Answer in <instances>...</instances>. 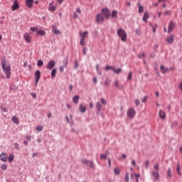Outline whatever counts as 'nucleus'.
Returning <instances> with one entry per match:
<instances>
[{
  "label": "nucleus",
  "instance_id": "obj_1",
  "mask_svg": "<svg viewBox=\"0 0 182 182\" xmlns=\"http://www.w3.org/2000/svg\"><path fill=\"white\" fill-rule=\"evenodd\" d=\"M1 63L3 72L6 73V78L11 79V65H6V59L5 58H2Z\"/></svg>",
  "mask_w": 182,
  "mask_h": 182
},
{
  "label": "nucleus",
  "instance_id": "obj_2",
  "mask_svg": "<svg viewBox=\"0 0 182 182\" xmlns=\"http://www.w3.org/2000/svg\"><path fill=\"white\" fill-rule=\"evenodd\" d=\"M154 171L151 172V176L154 177L155 181H159L160 180V173H159V171L160 170V166L159 164H156L154 166Z\"/></svg>",
  "mask_w": 182,
  "mask_h": 182
},
{
  "label": "nucleus",
  "instance_id": "obj_3",
  "mask_svg": "<svg viewBox=\"0 0 182 182\" xmlns=\"http://www.w3.org/2000/svg\"><path fill=\"white\" fill-rule=\"evenodd\" d=\"M88 36H89V32H87V31L80 33V43L81 46H85V45H86V43L85 42L86 41V38Z\"/></svg>",
  "mask_w": 182,
  "mask_h": 182
},
{
  "label": "nucleus",
  "instance_id": "obj_4",
  "mask_svg": "<svg viewBox=\"0 0 182 182\" xmlns=\"http://www.w3.org/2000/svg\"><path fill=\"white\" fill-rule=\"evenodd\" d=\"M117 35L119 36L122 42H126V41H127V33L124 30H123V28L118 29Z\"/></svg>",
  "mask_w": 182,
  "mask_h": 182
},
{
  "label": "nucleus",
  "instance_id": "obj_5",
  "mask_svg": "<svg viewBox=\"0 0 182 182\" xmlns=\"http://www.w3.org/2000/svg\"><path fill=\"white\" fill-rule=\"evenodd\" d=\"M136 116V110L134 108H130L127 111V117L129 119H134V117Z\"/></svg>",
  "mask_w": 182,
  "mask_h": 182
},
{
  "label": "nucleus",
  "instance_id": "obj_6",
  "mask_svg": "<svg viewBox=\"0 0 182 182\" xmlns=\"http://www.w3.org/2000/svg\"><path fill=\"white\" fill-rule=\"evenodd\" d=\"M56 6H58V1H52L49 4L48 9L50 12H55L56 11Z\"/></svg>",
  "mask_w": 182,
  "mask_h": 182
},
{
  "label": "nucleus",
  "instance_id": "obj_7",
  "mask_svg": "<svg viewBox=\"0 0 182 182\" xmlns=\"http://www.w3.org/2000/svg\"><path fill=\"white\" fill-rule=\"evenodd\" d=\"M56 66V62L54 60H50L48 62V65L46 66V69L48 70H52L53 68Z\"/></svg>",
  "mask_w": 182,
  "mask_h": 182
},
{
  "label": "nucleus",
  "instance_id": "obj_8",
  "mask_svg": "<svg viewBox=\"0 0 182 182\" xmlns=\"http://www.w3.org/2000/svg\"><path fill=\"white\" fill-rule=\"evenodd\" d=\"M102 14L106 18V19H109L110 18V10L107 9H102Z\"/></svg>",
  "mask_w": 182,
  "mask_h": 182
},
{
  "label": "nucleus",
  "instance_id": "obj_9",
  "mask_svg": "<svg viewBox=\"0 0 182 182\" xmlns=\"http://www.w3.org/2000/svg\"><path fill=\"white\" fill-rule=\"evenodd\" d=\"M82 164H86V166H89L91 168H95V165H93V162L88 161L87 159H82Z\"/></svg>",
  "mask_w": 182,
  "mask_h": 182
},
{
  "label": "nucleus",
  "instance_id": "obj_10",
  "mask_svg": "<svg viewBox=\"0 0 182 182\" xmlns=\"http://www.w3.org/2000/svg\"><path fill=\"white\" fill-rule=\"evenodd\" d=\"M103 21H105V17H103V16H102V14H97L96 16V22L98 23H102V22H103Z\"/></svg>",
  "mask_w": 182,
  "mask_h": 182
},
{
  "label": "nucleus",
  "instance_id": "obj_11",
  "mask_svg": "<svg viewBox=\"0 0 182 182\" xmlns=\"http://www.w3.org/2000/svg\"><path fill=\"white\" fill-rule=\"evenodd\" d=\"M23 38L25 39L26 42H27V43H30L31 41H32L31 34H29L28 33H24Z\"/></svg>",
  "mask_w": 182,
  "mask_h": 182
},
{
  "label": "nucleus",
  "instance_id": "obj_12",
  "mask_svg": "<svg viewBox=\"0 0 182 182\" xmlns=\"http://www.w3.org/2000/svg\"><path fill=\"white\" fill-rule=\"evenodd\" d=\"M176 28V23H174L173 21H171L168 25V33H171L173 32V29Z\"/></svg>",
  "mask_w": 182,
  "mask_h": 182
},
{
  "label": "nucleus",
  "instance_id": "obj_13",
  "mask_svg": "<svg viewBox=\"0 0 182 182\" xmlns=\"http://www.w3.org/2000/svg\"><path fill=\"white\" fill-rule=\"evenodd\" d=\"M0 160L1 161L6 162L8 161V155L5 153H2L0 154Z\"/></svg>",
  "mask_w": 182,
  "mask_h": 182
},
{
  "label": "nucleus",
  "instance_id": "obj_14",
  "mask_svg": "<svg viewBox=\"0 0 182 182\" xmlns=\"http://www.w3.org/2000/svg\"><path fill=\"white\" fill-rule=\"evenodd\" d=\"M114 86H115V87H117V89H119L120 90H122L123 87H124L123 85H120V82L117 80L114 81Z\"/></svg>",
  "mask_w": 182,
  "mask_h": 182
},
{
  "label": "nucleus",
  "instance_id": "obj_15",
  "mask_svg": "<svg viewBox=\"0 0 182 182\" xmlns=\"http://www.w3.org/2000/svg\"><path fill=\"white\" fill-rule=\"evenodd\" d=\"M35 78H36V85H37L38 82H39V79H41V71L39 70L36 71Z\"/></svg>",
  "mask_w": 182,
  "mask_h": 182
},
{
  "label": "nucleus",
  "instance_id": "obj_16",
  "mask_svg": "<svg viewBox=\"0 0 182 182\" xmlns=\"http://www.w3.org/2000/svg\"><path fill=\"white\" fill-rule=\"evenodd\" d=\"M16 9H19V4H18V1H14L11 7V11H16Z\"/></svg>",
  "mask_w": 182,
  "mask_h": 182
},
{
  "label": "nucleus",
  "instance_id": "obj_17",
  "mask_svg": "<svg viewBox=\"0 0 182 182\" xmlns=\"http://www.w3.org/2000/svg\"><path fill=\"white\" fill-rule=\"evenodd\" d=\"M167 43H173L174 42V36L172 35L166 38Z\"/></svg>",
  "mask_w": 182,
  "mask_h": 182
},
{
  "label": "nucleus",
  "instance_id": "obj_18",
  "mask_svg": "<svg viewBox=\"0 0 182 182\" xmlns=\"http://www.w3.org/2000/svg\"><path fill=\"white\" fill-rule=\"evenodd\" d=\"M159 117L162 119L164 120L166 119V112L163 110L159 111Z\"/></svg>",
  "mask_w": 182,
  "mask_h": 182
},
{
  "label": "nucleus",
  "instance_id": "obj_19",
  "mask_svg": "<svg viewBox=\"0 0 182 182\" xmlns=\"http://www.w3.org/2000/svg\"><path fill=\"white\" fill-rule=\"evenodd\" d=\"M11 120L13 122V123H14L15 124H19V119H18V117L16 116H13L11 118Z\"/></svg>",
  "mask_w": 182,
  "mask_h": 182
},
{
  "label": "nucleus",
  "instance_id": "obj_20",
  "mask_svg": "<svg viewBox=\"0 0 182 182\" xmlns=\"http://www.w3.org/2000/svg\"><path fill=\"white\" fill-rule=\"evenodd\" d=\"M53 32L55 35H60V31L58 30L55 26H53Z\"/></svg>",
  "mask_w": 182,
  "mask_h": 182
},
{
  "label": "nucleus",
  "instance_id": "obj_21",
  "mask_svg": "<svg viewBox=\"0 0 182 182\" xmlns=\"http://www.w3.org/2000/svg\"><path fill=\"white\" fill-rule=\"evenodd\" d=\"M149 13L147 11H146L144 14V17H143V21L144 22H147V19H149Z\"/></svg>",
  "mask_w": 182,
  "mask_h": 182
},
{
  "label": "nucleus",
  "instance_id": "obj_22",
  "mask_svg": "<svg viewBox=\"0 0 182 182\" xmlns=\"http://www.w3.org/2000/svg\"><path fill=\"white\" fill-rule=\"evenodd\" d=\"M139 6V14H143L144 12V7H143V6H141V4H138Z\"/></svg>",
  "mask_w": 182,
  "mask_h": 182
},
{
  "label": "nucleus",
  "instance_id": "obj_23",
  "mask_svg": "<svg viewBox=\"0 0 182 182\" xmlns=\"http://www.w3.org/2000/svg\"><path fill=\"white\" fill-rule=\"evenodd\" d=\"M80 112H81V113H85V112H86V106H83V105L80 104Z\"/></svg>",
  "mask_w": 182,
  "mask_h": 182
},
{
  "label": "nucleus",
  "instance_id": "obj_24",
  "mask_svg": "<svg viewBox=\"0 0 182 182\" xmlns=\"http://www.w3.org/2000/svg\"><path fill=\"white\" fill-rule=\"evenodd\" d=\"M37 35H40L41 36H45L46 33L43 30H37Z\"/></svg>",
  "mask_w": 182,
  "mask_h": 182
},
{
  "label": "nucleus",
  "instance_id": "obj_25",
  "mask_svg": "<svg viewBox=\"0 0 182 182\" xmlns=\"http://www.w3.org/2000/svg\"><path fill=\"white\" fill-rule=\"evenodd\" d=\"M79 99H80V97L77 95L75 96L73 98V103H75V104H77L79 103Z\"/></svg>",
  "mask_w": 182,
  "mask_h": 182
},
{
  "label": "nucleus",
  "instance_id": "obj_26",
  "mask_svg": "<svg viewBox=\"0 0 182 182\" xmlns=\"http://www.w3.org/2000/svg\"><path fill=\"white\" fill-rule=\"evenodd\" d=\"M26 4L28 8H32V6H33V1H26Z\"/></svg>",
  "mask_w": 182,
  "mask_h": 182
},
{
  "label": "nucleus",
  "instance_id": "obj_27",
  "mask_svg": "<svg viewBox=\"0 0 182 182\" xmlns=\"http://www.w3.org/2000/svg\"><path fill=\"white\" fill-rule=\"evenodd\" d=\"M161 70L162 73H167V72H168V68H166L164 65H161Z\"/></svg>",
  "mask_w": 182,
  "mask_h": 182
},
{
  "label": "nucleus",
  "instance_id": "obj_28",
  "mask_svg": "<svg viewBox=\"0 0 182 182\" xmlns=\"http://www.w3.org/2000/svg\"><path fill=\"white\" fill-rule=\"evenodd\" d=\"M122 70H123L122 68H118V69H116L114 67V70H113V72L114 73H116V75H119Z\"/></svg>",
  "mask_w": 182,
  "mask_h": 182
},
{
  "label": "nucleus",
  "instance_id": "obj_29",
  "mask_svg": "<svg viewBox=\"0 0 182 182\" xmlns=\"http://www.w3.org/2000/svg\"><path fill=\"white\" fill-rule=\"evenodd\" d=\"M63 66L64 68H68V57L65 58L63 60Z\"/></svg>",
  "mask_w": 182,
  "mask_h": 182
},
{
  "label": "nucleus",
  "instance_id": "obj_30",
  "mask_svg": "<svg viewBox=\"0 0 182 182\" xmlns=\"http://www.w3.org/2000/svg\"><path fill=\"white\" fill-rule=\"evenodd\" d=\"M111 18H117V11L114 10L111 14Z\"/></svg>",
  "mask_w": 182,
  "mask_h": 182
},
{
  "label": "nucleus",
  "instance_id": "obj_31",
  "mask_svg": "<svg viewBox=\"0 0 182 182\" xmlns=\"http://www.w3.org/2000/svg\"><path fill=\"white\" fill-rule=\"evenodd\" d=\"M100 65L97 64L96 65V70H97L98 75H102V71H100Z\"/></svg>",
  "mask_w": 182,
  "mask_h": 182
},
{
  "label": "nucleus",
  "instance_id": "obj_32",
  "mask_svg": "<svg viewBox=\"0 0 182 182\" xmlns=\"http://www.w3.org/2000/svg\"><path fill=\"white\" fill-rule=\"evenodd\" d=\"M97 109L98 112H100V110H102V104L100 103V102H97Z\"/></svg>",
  "mask_w": 182,
  "mask_h": 182
},
{
  "label": "nucleus",
  "instance_id": "obj_33",
  "mask_svg": "<svg viewBox=\"0 0 182 182\" xmlns=\"http://www.w3.org/2000/svg\"><path fill=\"white\" fill-rule=\"evenodd\" d=\"M14 161V154H11L9 156V162L12 163Z\"/></svg>",
  "mask_w": 182,
  "mask_h": 182
},
{
  "label": "nucleus",
  "instance_id": "obj_34",
  "mask_svg": "<svg viewBox=\"0 0 182 182\" xmlns=\"http://www.w3.org/2000/svg\"><path fill=\"white\" fill-rule=\"evenodd\" d=\"M114 67H112V66H110V65H107L106 67H105V70H114Z\"/></svg>",
  "mask_w": 182,
  "mask_h": 182
},
{
  "label": "nucleus",
  "instance_id": "obj_35",
  "mask_svg": "<svg viewBox=\"0 0 182 182\" xmlns=\"http://www.w3.org/2000/svg\"><path fill=\"white\" fill-rule=\"evenodd\" d=\"M114 174H117V175L120 174V169L119 168H115L114 169Z\"/></svg>",
  "mask_w": 182,
  "mask_h": 182
},
{
  "label": "nucleus",
  "instance_id": "obj_36",
  "mask_svg": "<svg viewBox=\"0 0 182 182\" xmlns=\"http://www.w3.org/2000/svg\"><path fill=\"white\" fill-rule=\"evenodd\" d=\"M146 53H144L139 54V59H144V58H146Z\"/></svg>",
  "mask_w": 182,
  "mask_h": 182
},
{
  "label": "nucleus",
  "instance_id": "obj_37",
  "mask_svg": "<svg viewBox=\"0 0 182 182\" xmlns=\"http://www.w3.org/2000/svg\"><path fill=\"white\" fill-rule=\"evenodd\" d=\"M56 72H57V70H56V69H53V70L51 71V76H52V77H55V76H56Z\"/></svg>",
  "mask_w": 182,
  "mask_h": 182
},
{
  "label": "nucleus",
  "instance_id": "obj_38",
  "mask_svg": "<svg viewBox=\"0 0 182 182\" xmlns=\"http://www.w3.org/2000/svg\"><path fill=\"white\" fill-rule=\"evenodd\" d=\"M36 130H37V132H42V130H43V127L42 126H37L36 128Z\"/></svg>",
  "mask_w": 182,
  "mask_h": 182
},
{
  "label": "nucleus",
  "instance_id": "obj_39",
  "mask_svg": "<svg viewBox=\"0 0 182 182\" xmlns=\"http://www.w3.org/2000/svg\"><path fill=\"white\" fill-rule=\"evenodd\" d=\"M132 76H133V73L131 71V72H129V73L127 76V80H132Z\"/></svg>",
  "mask_w": 182,
  "mask_h": 182
},
{
  "label": "nucleus",
  "instance_id": "obj_40",
  "mask_svg": "<svg viewBox=\"0 0 182 182\" xmlns=\"http://www.w3.org/2000/svg\"><path fill=\"white\" fill-rule=\"evenodd\" d=\"M168 177H169V178H171L172 177L171 168H168Z\"/></svg>",
  "mask_w": 182,
  "mask_h": 182
},
{
  "label": "nucleus",
  "instance_id": "obj_41",
  "mask_svg": "<svg viewBox=\"0 0 182 182\" xmlns=\"http://www.w3.org/2000/svg\"><path fill=\"white\" fill-rule=\"evenodd\" d=\"M100 159L101 160H106V159H107V154H101Z\"/></svg>",
  "mask_w": 182,
  "mask_h": 182
},
{
  "label": "nucleus",
  "instance_id": "obj_42",
  "mask_svg": "<svg viewBox=\"0 0 182 182\" xmlns=\"http://www.w3.org/2000/svg\"><path fill=\"white\" fill-rule=\"evenodd\" d=\"M74 68L75 69H77V68H79V63H77V60H75L74 62Z\"/></svg>",
  "mask_w": 182,
  "mask_h": 182
},
{
  "label": "nucleus",
  "instance_id": "obj_43",
  "mask_svg": "<svg viewBox=\"0 0 182 182\" xmlns=\"http://www.w3.org/2000/svg\"><path fill=\"white\" fill-rule=\"evenodd\" d=\"M1 170H6V168H8V166H6V164H3L1 166Z\"/></svg>",
  "mask_w": 182,
  "mask_h": 182
},
{
  "label": "nucleus",
  "instance_id": "obj_44",
  "mask_svg": "<svg viewBox=\"0 0 182 182\" xmlns=\"http://www.w3.org/2000/svg\"><path fill=\"white\" fill-rule=\"evenodd\" d=\"M42 65H43V61H42L41 60H38L37 65L38 66V68H41V66H42Z\"/></svg>",
  "mask_w": 182,
  "mask_h": 182
},
{
  "label": "nucleus",
  "instance_id": "obj_45",
  "mask_svg": "<svg viewBox=\"0 0 182 182\" xmlns=\"http://www.w3.org/2000/svg\"><path fill=\"white\" fill-rule=\"evenodd\" d=\"M30 30L31 31V32H37L38 33V28L37 27H31L30 28Z\"/></svg>",
  "mask_w": 182,
  "mask_h": 182
},
{
  "label": "nucleus",
  "instance_id": "obj_46",
  "mask_svg": "<svg viewBox=\"0 0 182 182\" xmlns=\"http://www.w3.org/2000/svg\"><path fill=\"white\" fill-rule=\"evenodd\" d=\"M125 181L126 182L129 181V173H127L126 175H125Z\"/></svg>",
  "mask_w": 182,
  "mask_h": 182
},
{
  "label": "nucleus",
  "instance_id": "obj_47",
  "mask_svg": "<svg viewBox=\"0 0 182 182\" xmlns=\"http://www.w3.org/2000/svg\"><path fill=\"white\" fill-rule=\"evenodd\" d=\"M177 173L179 174V176L181 174V172H180V164H177Z\"/></svg>",
  "mask_w": 182,
  "mask_h": 182
},
{
  "label": "nucleus",
  "instance_id": "obj_48",
  "mask_svg": "<svg viewBox=\"0 0 182 182\" xmlns=\"http://www.w3.org/2000/svg\"><path fill=\"white\" fill-rule=\"evenodd\" d=\"M59 70L60 72H63V70H65V67L63 65L60 66Z\"/></svg>",
  "mask_w": 182,
  "mask_h": 182
},
{
  "label": "nucleus",
  "instance_id": "obj_49",
  "mask_svg": "<svg viewBox=\"0 0 182 182\" xmlns=\"http://www.w3.org/2000/svg\"><path fill=\"white\" fill-rule=\"evenodd\" d=\"M105 86H109V79L107 78L105 81Z\"/></svg>",
  "mask_w": 182,
  "mask_h": 182
},
{
  "label": "nucleus",
  "instance_id": "obj_50",
  "mask_svg": "<svg viewBox=\"0 0 182 182\" xmlns=\"http://www.w3.org/2000/svg\"><path fill=\"white\" fill-rule=\"evenodd\" d=\"M15 149H17V150H19V144L18 143L14 144Z\"/></svg>",
  "mask_w": 182,
  "mask_h": 182
},
{
  "label": "nucleus",
  "instance_id": "obj_51",
  "mask_svg": "<svg viewBox=\"0 0 182 182\" xmlns=\"http://www.w3.org/2000/svg\"><path fill=\"white\" fill-rule=\"evenodd\" d=\"M134 103H135L136 106H139V105H140V101L139 100H136L134 101Z\"/></svg>",
  "mask_w": 182,
  "mask_h": 182
},
{
  "label": "nucleus",
  "instance_id": "obj_52",
  "mask_svg": "<svg viewBox=\"0 0 182 182\" xmlns=\"http://www.w3.org/2000/svg\"><path fill=\"white\" fill-rule=\"evenodd\" d=\"M101 102H102V105H106V103H107L106 100L101 99Z\"/></svg>",
  "mask_w": 182,
  "mask_h": 182
},
{
  "label": "nucleus",
  "instance_id": "obj_53",
  "mask_svg": "<svg viewBox=\"0 0 182 182\" xmlns=\"http://www.w3.org/2000/svg\"><path fill=\"white\" fill-rule=\"evenodd\" d=\"M147 102V97H145L143 100H142V103H146Z\"/></svg>",
  "mask_w": 182,
  "mask_h": 182
},
{
  "label": "nucleus",
  "instance_id": "obj_54",
  "mask_svg": "<svg viewBox=\"0 0 182 182\" xmlns=\"http://www.w3.org/2000/svg\"><path fill=\"white\" fill-rule=\"evenodd\" d=\"M149 161H146L145 162V167H146V168H147V167H149Z\"/></svg>",
  "mask_w": 182,
  "mask_h": 182
},
{
  "label": "nucleus",
  "instance_id": "obj_55",
  "mask_svg": "<svg viewBox=\"0 0 182 182\" xmlns=\"http://www.w3.org/2000/svg\"><path fill=\"white\" fill-rule=\"evenodd\" d=\"M26 140H31V135L26 136Z\"/></svg>",
  "mask_w": 182,
  "mask_h": 182
},
{
  "label": "nucleus",
  "instance_id": "obj_56",
  "mask_svg": "<svg viewBox=\"0 0 182 182\" xmlns=\"http://www.w3.org/2000/svg\"><path fill=\"white\" fill-rule=\"evenodd\" d=\"M164 15H165V16L170 15V11H166V12L164 14Z\"/></svg>",
  "mask_w": 182,
  "mask_h": 182
},
{
  "label": "nucleus",
  "instance_id": "obj_57",
  "mask_svg": "<svg viewBox=\"0 0 182 182\" xmlns=\"http://www.w3.org/2000/svg\"><path fill=\"white\" fill-rule=\"evenodd\" d=\"M1 110H3L4 112V113H6V112H8V109L5 107L1 108Z\"/></svg>",
  "mask_w": 182,
  "mask_h": 182
},
{
  "label": "nucleus",
  "instance_id": "obj_58",
  "mask_svg": "<svg viewBox=\"0 0 182 182\" xmlns=\"http://www.w3.org/2000/svg\"><path fill=\"white\" fill-rule=\"evenodd\" d=\"M47 116L49 119H50V117H52V114L50 112L47 114Z\"/></svg>",
  "mask_w": 182,
  "mask_h": 182
},
{
  "label": "nucleus",
  "instance_id": "obj_59",
  "mask_svg": "<svg viewBox=\"0 0 182 182\" xmlns=\"http://www.w3.org/2000/svg\"><path fill=\"white\" fill-rule=\"evenodd\" d=\"M73 18H74V19H77V15L76 13H74V14H73Z\"/></svg>",
  "mask_w": 182,
  "mask_h": 182
},
{
  "label": "nucleus",
  "instance_id": "obj_60",
  "mask_svg": "<svg viewBox=\"0 0 182 182\" xmlns=\"http://www.w3.org/2000/svg\"><path fill=\"white\" fill-rule=\"evenodd\" d=\"M132 166H136V161L133 160V161H132Z\"/></svg>",
  "mask_w": 182,
  "mask_h": 182
},
{
  "label": "nucleus",
  "instance_id": "obj_61",
  "mask_svg": "<svg viewBox=\"0 0 182 182\" xmlns=\"http://www.w3.org/2000/svg\"><path fill=\"white\" fill-rule=\"evenodd\" d=\"M93 82H94V83H97V77H94Z\"/></svg>",
  "mask_w": 182,
  "mask_h": 182
},
{
  "label": "nucleus",
  "instance_id": "obj_62",
  "mask_svg": "<svg viewBox=\"0 0 182 182\" xmlns=\"http://www.w3.org/2000/svg\"><path fill=\"white\" fill-rule=\"evenodd\" d=\"M31 96H32V97H33V99L36 98V94L32 93V94H31Z\"/></svg>",
  "mask_w": 182,
  "mask_h": 182
},
{
  "label": "nucleus",
  "instance_id": "obj_63",
  "mask_svg": "<svg viewBox=\"0 0 182 182\" xmlns=\"http://www.w3.org/2000/svg\"><path fill=\"white\" fill-rule=\"evenodd\" d=\"M136 178H140V174H135Z\"/></svg>",
  "mask_w": 182,
  "mask_h": 182
},
{
  "label": "nucleus",
  "instance_id": "obj_64",
  "mask_svg": "<svg viewBox=\"0 0 182 182\" xmlns=\"http://www.w3.org/2000/svg\"><path fill=\"white\" fill-rule=\"evenodd\" d=\"M77 12L78 13V14H80L81 12H82V11L80 10V9H77Z\"/></svg>",
  "mask_w": 182,
  "mask_h": 182
}]
</instances>
